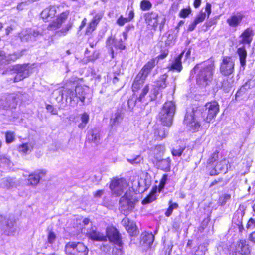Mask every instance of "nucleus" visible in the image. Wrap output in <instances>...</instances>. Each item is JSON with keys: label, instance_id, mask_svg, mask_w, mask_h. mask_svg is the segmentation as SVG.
<instances>
[{"label": "nucleus", "instance_id": "nucleus-36", "mask_svg": "<svg viewBox=\"0 0 255 255\" xmlns=\"http://www.w3.org/2000/svg\"><path fill=\"white\" fill-rule=\"evenodd\" d=\"M154 236L152 233H144L142 234V241L144 243L150 246L153 242Z\"/></svg>", "mask_w": 255, "mask_h": 255}, {"label": "nucleus", "instance_id": "nucleus-50", "mask_svg": "<svg viewBox=\"0 0 255 255\" xmlns=\"http://www.w3.org/2000/svg\"><path fill=\"white\" fill-rule=\"evenodd\" d=\"M97 25L98 24L96 23L92 20V21L89 24L88 27L87 28L86 33H91L92 32H93L95 29Z\"/></svg>", "mask_w": 255, "mask_h": 255}, {"label": "nucleus", "instance_id": "nucleus-31", "mask_svg": "<svg viewBox=\"0 0 255 255\" xmlns=\"http://www.w3.org/2000/svg\"><path fill=\"white\" fill-rule=\"evenodd\" d=\"M228 163V161L226 159L222 160L217 163L215 166V174H219L220 172L226 173Z\"/></svg>", "mask_w": 255, "mask_h": 255}, {"label": "nucleus", "instance_id": "nucleus-39", "mask_svg": "<svg viewBox=\"0 0 255 255\" xmlns=\"http://www.w3.org/2000/svg\"><path fill=\"white\" fill-rule=\"evenodd\" d=\"M88 139L95 143H98L100 141L99 133L96 130H91L88 135Z\"/></svg>", "mask_w": 255, "mask_h": 255}, {"label": "nucleus", "instance_id": "nucleus-12", "mask_svg": "<svg viewBox=\"0 0 255 255\" xmlns=\"http://www.w3.org/2000/svg\"><path fill=\"white\" fill-rule=\"evenodd\" d=\"M69 14V12L68 11L62 12L57 17L56 20L52 21V22L49 24L47 27V29L48 30L55 31L59 29L62 24L64 23L67 19Z\"/></svg>", "mask_w": 255, "mask_h": 255}, {"label": "nucleus", "instance_id": "nucleus-11", "mask_svg": "<svg viewBox=\"0 0 255 255\" xmlns=\"http://www.w3.org/2000/svg\"><path fill=\"white\" fill-rule=\"evenodd\" d=\"M234 69V62L232 59L227 56L224 57L220 67L221 73L223 75L228 76L233 72Z\"/></svg>", "mask_w": 255, "mask_h": 255}, {"label": "nucleus", "instance_id": "nucleus-58", "mask_svg": "<svg viewBox=\"0 0 255 255\" xmlns=\"http://www.w3.org/2000/svg\"><path fill=\"white\" fill-rule=\"evenodd\" d=\"M190 12V9H183L180 11L179 15L181 17L185 18L188 16Z\"/></svg>", "mask_w": 255, "mask_h": 255}, {"label": "nucleus", "instance_id": "nucleus-42", "mask_svg": "<svg viewBox=\"0 0 255 255\" xmlns=\"http://www.w3.org/2000/svg\"><path fill=\"white\" fill-rule=\"evenodd\" d=\"M151 184V181L148 178L142 179L141 178L138 182L139 187H143V190H145L150 186Z\"/></svg>", "mask_w": 255, "mask_h": 255}, {"label": "nucleus", "instance_id": "nucleus-37", "mask_svg": "<svg viewBox=\"0 0 255 255\" xmlns=\"http://www.w3.org/2000/svg\"><path fill=\"white\" fill-rule=\"evenodd\" d=\"M81 122L78 124V127L81 129L84 128L88 124L89 121V115L86 113L84 112L81 115Z\"/></svg>", "mask_w": 255, "mask_h": 255}, {"label": "nucleus", "instance_id": "nucleus-33", "mask_svg": "<svg viewBox=\"0 0 255 255\" xmlns=\"http://www.w3.org/2000/svg\"><path fill=\"white\" fill-rule=\"evenodd\" d=\"M168 130L165 128L162 127L155 130L154 136L156 139L161 140L165 138L168 135Z\"/></svg>", "mask_w": 255, "mask_h": 255}, {"label": "nucleus", "instance_id": "nucleus-63", "mask_svg": "<svg viewBox=\"0 0 255 255\" xmlns=\"http://www.w3.org/2000/svg\"><path fill=\"white\" fill-rule=\"evenodd\" d=\"M130 222L128 218H124L122 221V224L126 228V227L129 225Z\"/></svg>", "mask_w": 255, "mask_h": 255}, {"label": "nucleus", "instance_id": "nucleus-62", "mask_svg": "<svg viewBox=\"0 0 255 255\" xmlns=\"http://www.w3.org/2000/svg\"><path fill=\"white\" fill-rule=\"evenodd\" d=\"M228 85L229 84L227 83V82H225L224 80H223V83L221 82L219 83H217L216 84L217 88H219L227 87H228Z\"/></svg>", "mask_w": 255, "mask_h": 255}, {"label": "nucleus", "instance_id": "nucleus-22", "mask_svg": "<svg viewBox=\"0 0 255 255\" xmlns=\"http://www.w3.org/2000/svg\"><path fill=\"white\" fill-rule=\"evenodd\" d=\"M244 215V212L241 209L237 210L234 214L232 218V223L238 227L239 231L242 232L243 229L242 226V219Z\"/></svg>", "mask_w": 255, "mask_h": 255}, {"label": "nucleus", "instance_id": "nucleus-59", "mask_svg": "<svg viewBox=\"0 0 255 255\" xmlns=\"http://www.w3.org/2000/svg\"><path fill=\"white\" fill-rule=\"evenodd\" d=\"M128 20L127 19V18H124L122 16H121L117 20V24L122 26H123L126 23L128 22Z\"/></svg>", "mask_w": 255, "mask_h": 255}, {"label": "nucleus", "instance_id": "nucleus-44", "mask_svg": "<svg viewBox=\"0 0 255 255\" xmlns=\"http://www.w3.org/2000/svg\"><path fill=\"white\" fill-rule=\"evenodd\" d=\"M140 8L143 11L149 10L152 7L151 3L146 0H143L140 2Z\"/></svg>", "mask_w": 255, "mask_h": 255}, {"label": "nucleus", "instance_id": "nucleus-45", "mask_svg": "<svg viewBox=\"0 0 255 255\" xmlns=\"http://www.w3.org/2000/svg\"><path fill=\"white\" fill-rule=\"evenodd\" d=\"M15 135L13 132L7 131L5 133L6 142L8 144L13 142L15 139Z\"/></svg>", "mask_w": 255, "mask_h": 255}, {"label": "nucleus", "instance_id": "nucleus-17", "mask_svg": "<svg viewBox=\"0 0 255 255\" xmlns=\"http://www.w3.org/2000/svg\"><path fill=\"white\" fill-rule=\"evenodd\" d=\"M107 46L111 49V52L112 58L114 57L113 47L116 49L124 50L125 46L123 44L122 38L116 39L112 37H109L107 40Z\"/></svg>", "mask_w": 255, "mask_h": 255}, {"label": "nucleus", "instance_id": "nucleus-60", "mask_svg": "<svg viewBox=\"0 0 255 255\" xmlns=\"http://www.w3.org/2000/svg\"><path fill=\"white\" fill-rule=\"evenodd\" d=\"M155 199V197L153 194L149 195L146 198H145L142 202L143 203H148L152 202Z\"/></svg>", "mask_w": 255, "mask_h": 255}, {"label": "nucleus", "instance_id": "nucleus-24", "mask_svg": "<svg viewBox=\"0 0 255 255\" xmlns=\"http://www.w3.org/2000/svg\"><path fill=\"white\" fill-rule=\"evenodd\" d=\"M167 78V75L163 74L160 76L159 79L156 81L154 85V95L156 96L157 94L158 93V90H162L166 87V80Z\"/></svg>", "mask_w": 255, "mask_h": 255}, {"label": "nucleus", "instance_id": "nucleus-64", "mask_svg": "<svg viewBox=\"0 0 255 255\" xmlns=\"http://www.w3.org/2000/svg\"><path fill=\"white\" fill-rule=\"evenodd\" d=\"M128 104L129 108H132L135 104L137 105V104L136 103V100H134L133 99H129L128 101Z\"/></svg>", "mask_w": 255, "mask_h": 255}, {"label": "nucleus", "instance_id": "nucleus-56", "mask_svg": "<svg viewBox=\"0 0 255 255\" xmlns=\"http://www.w3.org/2000/svg\"><path fill=\"white\" fill-rule=\"evenodd\" d=\"M218 159V152H214L208 160L209 164H211Z\"/></svg>", "mask_w": 255, "mask_h": 255}, {"label": "nucleus", "instance_id": "nucleus-4", "mask_svg": "<svg viewBox=\"0 0 255 255\" xmlns=\"http://www.w3.org/2000/svg\"><path fill=\"white\" fill-rule=\"evenodd\" d=\"M157 63L156 60L152 59L142 67L132 84L133 91H137L142 86L148 75Z\"/></svg>", "mask_w": 255, "mask_h": 255}, {"label": "nucleus", "instance_id": "nucleus-48", "mask_svg": "<svg viewBox=\"0 0 255 255\" xmlns=\"http://www.w3.org/2000/svg\"><path fill=\"white\" fill-rule=\"evenodd\" d=\"M126 229L129 234L132 235V236L136 234V226L132 222H130L129 225L127 226Z\"/></svg>", "mask_w": 255, "mask_h": 255}, {"label": "nucleus", "instance_id": "nucleus-19", "mask_svg": "<svg viewBox=\"0 0 255 255\" xmlns=\"http://www.w3.org/2000/svg\"><path fill=\"white\" fill-rule=\"evenodd\" d=\"M57 13V8L55 6H50L44 9L41 13L42 19L48 22L51 21Z\"/></svg>", "mask_w": 255, "mask_h": 255}, {"label": "nucleus", "instance_id": "nucleus-30", "mask_svg": "<svg viewBox=\"0 0 255 255\" xmlns=\"http://www.w3.org/2000/svg\"><path fill=\"white\" fill-rule=\"evenodd\" d=\"M171 160L170 158L159 160L157 161V165L161 170L169 171L170 170Z\"/></svg>", "mask_w": 255, "mask_h": 255}, {"label": "nucleus", "instance_id": "nucleus-35", "mask_svg": "<svg viewBox=\"0 0 255 255\" xmlns=\"http://www.w3.org/2000/svg\"><path fill=\"white\" fill-rule=\"evenodd\" d=\"M238 54L240 58V62L242 67L246 65V59L247 57V52L244 47H241L238 49Z\"/></svg>", "mask_w": 255, "mask_h": 255}, {"label": "nucleus", "instance_id": "nucleus-5", "mask_svg": "<svg viewBox=\"0 0 255 255\" xmlns=\"http://www.w3.org/2000/svg\"><path fill=\"white\" fill-rule=\"evenodd\" d=\"M175 111L176 106L173 101L165 103L159 114V118L163 125L170 126L172 125Z\"/></svg>", "mask_w": 255, "mask_h": 255}, {"label": "nucleus", "instance_id": "nucleus-2", "mask_svg": "<svg viewBox=\"0 0 255 255\" xmlns=\"http://www.w3.org/2000/svg\"><path fill=\"white\" fill-rule=\"evenodd\" d=\"M194 70L195 72H197L196 81L198 84L206 86L212 81L215 70V66L213 63L208 64L204 63L196 65L194 67Z\"/></svg>", "mask_w": 255, "mask_h": 255}, {"label": "nucleus", "instance_id": "nucleus-6", "mask_svg": "<svg viewBox=\"0 0 255 255\" xmlns=\"http://www.w3.org/2000/svg\"><path fill=\"white\" fill-rule=\"evenodd\" d=\"M135 194L131 191H127L119 201L120 209L124 214H128L134 208L136 199Z\"/></svg>", "mask_w": 255, "mask_h": 255}, {"label": "nucleus", "instance_id": "nucleus-34", "mask_svg": "<svg viewBox=\"0 0 255 255\" xmlns=\"http://www.w3.org/2000/svg\"><path fill=\"white\" fill-rule=\"evenodd\" d=\"M149 90V87L148 85H145L142 89L139 96L136 99V103L137 104V105L140 106L141 105L139 104V103H142L145 102V96L148 92Z\"/></svg>", "mask_w": 255, "mask_h": 255}, {"label": "nucleus", "instance_id": "nucleus-43", "mask_svg": "<svg viewBox=\"0 0 255 255\" xmlns=\"http://www.w3.org/2000/svg\"><path fill=\"white\" fill-rule=\"evenodd\" d=\"M169 206L165 212V215L167 217H169L171 215L173 210L177 209L178 207V205L177 203H173L171 200L169 201Z\"/></svg>", "mask_w": 255, "mask_h": 255}, {"label": "nucleus", "instance_id": "nucleus-55", "mask_svg": "<svg viewBox=\"0 0 255 255\" xmlns=\"http://www.w3.org/2000/svg\"><path fill=\"white\" fill-rule=\"evenodd\" d=\"M246 228L248 229H253L255 228V219L250 218L247 225Z\"/></svg>", "mask_w": 255, "mask_h": 255}, {"label": "nucleus", "instance_id": "nucleus-8", "mask_svg": "<svg viewBox=\"0 0 255 255\" xmlns=\"http://www.w3.org/2000/svg\"><path fill=\"white\" fill-rule=\"evenodd\" d=\"M65 252L68 255H88L89 249L82 243L69 242L65 246Z\"/></svg>", "mask_w": 255, "mask_h": 255}, {"label": "nucleus", "instance_id": "nucleus-38", "mask_svg": "<svg viewBox=\"0 0 255 255\" xmlns=\"http://www.w3.org/2000/svg\"><path fill=\"white\" fill-rule=\"evenodd\" d=\"M19 35L22 41H28L29 40H32V30L26 29L23 30Z\"/></svg>", "mask_w": 255, "mask_h": 255}, {"label": "nucleus", "instance_id": "nucleus-16", "mask_svg": "<svg viewBox=\"0 0 255 255\" xmlns=\"http://www.w3.org/2000/svg\"><path fill=\"white\" fill-rule=\"evenodd\" d=\"M244 17L241 12H234L227 18L226 22L230 27L236 28L241 25Z\"/></svg>", "mask_w": 255, "mask_h": 255}, {"label": "nucleus", "instance_id": "nucleus-7", "mask_svg": "<svg viewBox=\"0 0 255 255\" xmlns=\"http://www.w3.org/2000/svg\"><path fill=\"white\" fill-rule=\"evenodd\" d=\"M30 66L29 64H16L10 68V71L15 76L10 78L9 81L18 82L28 77L30 75Z\"/></svg>", "mask_w": 255, "mask_h": 255}, {"label": "nucleus", "instance_id": "nucleus-32", "mask_svg": "<svg viewBox=\"0 0 255 255\" xmlns=\"http://www.w3.org/2000/svg\"><path fill=\"white\" fill-rule=\"evenodd\" d=\"M23 51L17 52L7 56L2 52V60L5 59L8 62H14L22 56Z\"/></svg>", "mask_w": 255, "mask_h": 255}, {"label": "nucleus", "instance_id": "nucleus-25", "mask_svg": "<svg viewBox=\"0 0 255 255\" xmlns=\"http://www.w3.org/2000/svg\"><path fill=\"white\" fill-rule=\"evenodd\" d=\"M86 234L88 235V237L93 240L102 241L107 240L106 236H104L103 234L96 231L94 229H92L90 231H87Z\"/></svg>", "mask_w": 255, "mask_h": 255}, {"label": "nucleus", "instance_id": "nucleus-14", "mask_svg": "<svg viewBox=\"0 0 255 255\" xmlns=\"http://www.w3.org/2000/svg\"><path fill=\"white\" fill-rule=\"evenodd\" d=\"M235 252L230 253V255H236L237 253L242 255H246L250 252L248 242L245 240H240L237 242L235 246Z\"/></svg>", "mask_w": 255, "mask_h": 255}, {"label": "nucleus", "instance_id": "nucleus-52", "mask_svg": "<svg viewBox=\"0 0 255 255\" xmlns=\"http://www.w3.org/2000/svg\"><path fill=\"white\" fill-rule=\"evenodd\" d=\"M56 238L55 234L53 232L50 231L47 237L48 243L52 244L55 241Z\"/></svg>", "mask_w": 255, "mask_h": 255}, {"label": "nucleus", "instance_id": "nucleus-13", "mask_svg": "<svg viewBox=\"0 0 255 255\" xmlns=\"http://www.w3.org/2000/svg\"><path fill=\"white\" fill-rule=\"evenodd\" d=\"M47 171L45 169H38L34 171L28 176V184L36 186L40 180L45 176Z\"/></svg>", "mask_w": 255, "mask_h": 255}, {"label": "nucleus", "instance_id": "nucleus-28", "mask_svg": "<svg viewBox=\"0 0 255 255\" xmlns=\"http://www.w3.org/2000/svg\"><path fill=\"white\" fill-rule=\"evenodd\" d=\"M34 143L32 142H29L20 145L18 147L19 153L23 154H27L30 153L33 150Z\"/></svg>", "mask_w": 255, "mask_h": 255}, {"label": "nucleus", "instance_id": "nucleus-1", "mask_svg": "<svg viewBox=\"0 0 255 255\" xmlns=\"http://www.w3.org/2000/svg\"><path fill=\"white\" fill-rule=\"evenodd\" d=\"M219 110V106L216 101L208 102L198 110L192 109L191 111H187L184 118V123L189 128V130L195 132L200 127V124L196 120L195 117H198L200 114L203 120L209 123L216 116Z\"/></svg>", "mask_w": 255, "mask_h": 255}, {"label": "nucleus", "instance_id": "nucleus-46", "mask_svg": "<svg viewBox=\"0 0 255 255\" xmlns=\"http://www.w3.org/2000/svg\"><path fill=\"white\" fill-rule=\"evenodd\" d=\"M251 82V80H249L243 85L240 89L237 91L236 96H239L242 93H244L247 89L251 88L250 84Z\"/></svg>", "mask_w": 255, "mask_h": 255}, {"label": "nucleus", "instance_id": "nucleus-15", "mask_svg": "<svg viewBox=\"0 0 255 255\" xmlns=\"http://www.w3.org/2000/svg\"><path fill=\"white\" fill-rule=\"evenodd\" d=\"M107 236L110 242L117 245L119 247L122 246V243L120 235L115 228L113 227L107 228Z\"/></svg>", "mask_w": 255, "mask_h": 255}, {"label": "nucleus", "instance_id": "nucleus-10", "mask_svg": "<svg viewBox=\"0 0 255 255\" xmlns=\"http://www.w3.org/2000/svg\"><path fill=\"white\" fill-rule=\"evenodd\" d=\"M128 184L126 180L120 179L113 180L110 186L112 193L116 196H120L127 187Z\"/></svg>", "mask_w": 255, "mask_h": 255}, {"label": "nucleus", "instance_id": "nucleus-26", "mask_svg": "<svg viewBox=\"0 0 255 255\" xmlns=\"http://www.w3.org/2000/svg\"><path fill=\"white\" fill-rule=\"evenodd\" d=\"M18 183V181L15 178L8 177L2 179L0 182V185L3 188L10 189L16 187Z\"/></svg>", "mask_w": 255, "mask_h": 255}, {"label": "nucleus", "instance_id": "nucleus-40", "mask_svg": "<svg viewBox=\"0 0 255 255\" xmlns=\"http://www.w3.org/2000/svg\"><path fill=\"white\" fill-rule=\"evenodd\" d=\"M185 149V146L183 144L181 145H178L174 148H173L171 153L173 156H180L184 149Z\"/></svg>", "mask_w": 255, "mask_h": 255}, {"label": "nucleus", "instance_id": "nucleus-51", "mask_svg": "<svg viewBox=\"0 0 255 255\" xmlns=\"http://www.w3.org/2000/svg\"><path fill=\"white\" fill-rule=\"evenodd\" d=\"M10 161L8 158L5 155L0 156V165L9 166Z\"/></svg>", "mask_w": 255, "mask_h": 255}, {"label": "nucleus", "instance_id": "nucleus-53", "mask_svg": "<svg viewBox=\"0 0 255 255\" xmlns=\"http://www.w3.org/2000/svg\"><path fill=\"white\" fill-rule=\"evenodd\" d=\"M104 12L103 11H100L95 15L92 20L98 24L102 18Z\"/></svg>", "mask_w": 255, "mask_h": 255}, {"label": "nucleus", "instance_id": "nucleus-47", "mask_svg": "<svg viewBox=\"0 0 255 255\" xmlns=\"http://www.w3.org/2000/svg\"><path fill=\"white\" fill-rule=\"evenodd\" d=\"M167 177L168 175L166 174H164L162 176L158 186V190L159 192H160L162 191V190L164 188V186L167 181Z\"/></svg>", "mask_w": 255, "mask_h": 255}, {"label": "nucleus", "instance_id": "nucleus-27", "mask_svg": "<svg viewBox=\"0 0 255 255\" xmlns=\"http://www.w3.org/2000/svg\"><path fill=\"white\" fill-rule=\"evenodd\" d=\"M253 35V32L252 30L250 28H247L240 36L241 39L240 43L249 44L252 40V37Z\"/></svg>", "mask_w": 255, "mask_h": 255}, {"label": "nucleus", "instance_id": "nucleus-54", "mask_svg": "<svg viewBox=\"0 0 255 255\" xmlns=\"http://www.w3.org/2000/svg\"><path fill=\"white\" fill-rule=\"evenodd\" d=\"M206 17V14L205 13L201 12L199 13L195 19L196 23L198 24L204 21Z\"/></svg>", "mask_w": 255, "mask_h": 255}, {"label": "nucleus", "instance_id": "nucleus-41", "mask_svg": "<svg viewBox=\"0 0 255 255\" xmlns=\"http://www.w3.org/2000/svg\"><path fill=\"white\" fill-rule=\"evenodd\" d=\"M72 26V24L69 22L64 27L62 28L60 30L56 31L55 35H57L58 36H65L69 30L71 28Z\"/></svg>", "mask_w": 255, "mask_h": 255}, {"label": "nucleus", "instance_id": "nucleus-29", "mask_svg": "<svg viewBox=\"0 0 255 255\" xmlns=\"http://www.w3.org/2000/svg\"><path fill=\"white\" fill-rule=\"evenodd\" d=\"M175 40L174 36L168 33L164 34L161 38V42L166 47L173 45L174 44Z\"/></svg>", "mask_w": 255, "mask_h": 255}, {"label": "nucleus", "instance_id": "nucleus-21", "mask_svg": "<svg viewBox=\"0 0 255 255\" xmlns=\"http://www.w3.org/2000/svg\"><path fill=\"white\" fill-rule=\"evenodd\" d=\"M158 14L154 12H148L145 15L146 23L153 28H156L158 25Z\"/></svg>", "mask_w": 255, "mask_h": 255}, {"label": "nucleus", "instance_id": "nucleus-20", "mask_svg": "<svg viewBox=\"0 0 255 255\" xmlns=\"http://www.w3.org/2000/svg\"><path fill=\"white\" fill-rule=\"evenodd\" d=\"M184 54V51L181 52L178 56L176 57L171 63L169 65L170 70L176 71L180 72L182 69L181 59Z\"/></svg>", "mask_w": 255, "mask_h": 255}, {"label": "nucleus", "instance_id": "nucleus-9", "mask_svg": "<svg viewBox=\"0 0 255 255\" xmlns=\"http://www.w3.org/2000/svg\"><path fill=\"white\" fill-rule=\"evenodd\" d=\"M0 222L2 230L6 235L10 236L15 233L16 229L14 226L16 222L13 216H0Z\"/></svg>", "mask_w": 255, "mask_h": 255}, {"label": "nucleus", "instance_id": "nucleus-61", "mask_svg": "<svg viewBox=\"0 0 255 255\" xmlns=\"http://www.w3.org/2000/svg\"><path fill=\"white\" fill-rule=\"evenodd\" d=\"M46 109L52 114H57V110L51 105H47Z\"/></svg>", "mask_w": 255, "mask_h": 255}, {"label": "nucleus", "instance_id": "nucleus-57", "mask_svg": "<svg viewBox=\"0 0 255 255\" xmlns=\"http://www.w3.org/2000/svg\"><path fill=\"white\" fill-rule=\"evenodd\" d=\"M231 198V195L228 194H224L222 197L219 199L222 205H224L226 202Z\"/></svg>", "mask_w": 255, "mask_h": 255}, {"label": "nucleus", "instance_id": "nucleus-18", "mask_svg": "<svg viewBox=\"0 0 255 255\" xmlns=\"http://www.w3.org/2000/svg\"><path fill=\"white\" fill-rule=\"evenodd\" d=\"M16 105V98L14 94H9L0 100V108L7 109L15 108Z\"/></svg>", "mask_w": 255, "mask_h": 255}, {"label": "nucleus", "instance_id": "nucleus-49", "mask_svg": "<svg viewBox=\"0 0 255 255\" xmlns=\"http://www.w3.org/2000/svg\"><path fill=\"white\" fill-rule=\"evenodd\" d=\"M142 160V157L140 155H136L134 158L127 159V161L131 164H138Z\"/></svg>", "mask_w": 255, "mask_h": 255}, {"label": "nucleus", "instance_id": "nucleus-3", "mask_svg": "<svg viewBox=\"0 0 255 255\" xmlns=\"http://www.w3.org/2000/svg\"><path fill=\"white\" fill-rule=\"evenodd\" d=\"M89 91V89L87 86L78 85L75 87L74 91L66 87L64 88L61 95L63 96L65 94L66 96L70 99L71 103L73 102L77 104L80 100L84 104L85 99Z\"/></svg>", "mask_w": 255, "mask_h": 255}, {"label": "nucleus", "instance_id": "nucleus-23", "mask_svg": "<svg viewBox=\"0 0 255 255\" xmlns=\"http://www.w3.org/2000/svg\"><path fill=\"white\" fill-rule=\"evenodd\" d=\"M124 118L121 111L118 110L114 113L110 118V125L112 128L117 127L122 121Z\"/></svg>", "mask_w": 255, "mask_h": 255}]
</instances>
